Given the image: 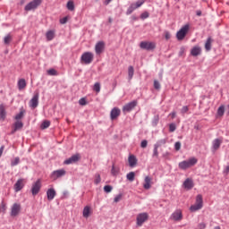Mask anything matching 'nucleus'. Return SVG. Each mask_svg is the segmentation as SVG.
Masks as SVG:
<instances>
[{
    "mask_svg": "<svg viewBox=\"0 0 229 229\" xmlns=\"http://www.w3.org/2000/svg\"><path fill=\"white\" fill-rule=\"evenodd\" d=\"M64 198H67L69 196V191H64Z\"/></svg>",
    "mask_w": 229,
    "mask_h": 229,
    "instance_id": "obj_64",
    "label": "nucleus"
},
{
    "mask_svg": "<svg viewBox=\"0 0 229 229\" xmlns=\"http://www.w3.org/2000/svg\"><path fill=\"white\" fill-rule=\"evenodd\" d=\"M10 42H12V35L7 34L4 38V43L8 46V44H10Z\"/></svg>",
    "mask_w": 229,
    "mask_h": 229,
    "instance_id": "obj_41",
    "label": "nucleus"
},
{
    "mask_svg": "<svg viewBox=\"0 0 229 229\" xmlns=\"http://www.w3.org/2000/svg\"><path fill=\"white\" fill-rule=\"evenodd\" d=\"M128 160H129V165L131 167H135V165H137V157H135V156L131 155Z\"/></svg>",
    "mask_w": 229,
    "mask_h": 229,
    "instance_id": "obj_25",
    "label": "nucleus"
},
{
    "mask_svg": "<svg viewBox=\"0 0 229 229\" xmlns=\"http://www.w3.org/2000/svg\"><path fill=\"white\" fill-rule=\"evenodd\" d=\"M3 151H4V146L0 148V157H3Z\"/></svg>",
    "mask_w": 229,
    "mask_h": 229,
    "instance_id": "obj_63",
    "label": "nucleus"
},
{
    "mask_svg": "<svg viewBox=\"0 0 229 229\" xmlns=\"http://www.w3.org/2000/svg\"><path fill=\"white\" fill-rule=\"evenodd\" d=\"M38 98L39 94L38 92H36L30 101V108H37V106H38Z\"/></svg>",
    "mask_w": 229,
    "mask_h": 229,
    "instance_id": "obj_13",
    "label": "nucleus"
},
{
    "mask_svg": "<svg viewBox=\"0 0 229 229\" xmlns=\"http://www.w3.org/2000/svg\"><path fill=\"white\" fill-rule=\"evenodd\" d=\"M223 144V140L222 139H215L212 142V148L211 151L213 153H216L219 148H221V145Z\"/></svg>",
    "mask_w": 229,
    "mask_h": 229,
    "instance_id": "obj_11",
    "label": "nucleus"
},
{
    "mask_svg": "<svg viewBox=\"0 0 229 229\" xmlns=\"http://www.w3.org/2000/svg\"><path fill=\"white\" fill-rule=\"evenodd\" d=\"M160 121V116L158 114L154 115L152 119V126H157L158 124V122Z\"/></svg>",
    "mask_w": 229,
    "mask_h": 229,
    "instance_id": "obj_36",
    "label": "nucleus"
},
{
    "mask_svg": "<svg viewBox=\"0 0 229 229\" xmlns=\"http://www.w3.org/2000/svg\"><path fill=\"white\" fill-rule=\"evenodd\" d=\"M80 160V155L76 154L64 161L65 165H71V164H76Z\"/></svg>",
    "mask_w": 229,
    "mask_h": 229,
    "instance_id": "obj_14",
    "label": "nucleus"
},
{
    "mask_svg": "<svg viewBox=\"0 0 229 229\" xmlns=\"http://www.w3.org/2000/svg\"><path fill=\"white\" fill-rule=\"evenodd\" d=\"M160 82L158 81H154V89H156V90H160Z\"/></svg>",
    "mask_w": 229,
    "mask_h": 229,
    "instance_id": "obj_54",
    "label": "nucleus"
},
{
    "mask_svg": "<svg viewBox=\"0 0 229 229\" xmlns=\"http://www.w3.org/2000/svg\"><path fill=\"white\" fill-rule=\"evenodd\" d=\"M144 3H146V0H138L136 3H134V6L136 8H140Z\"/></svg>",
    "mask_w": 229,
    "mask_h": 229,
    "instance_id": "obj_44",
    "label": "nucleus"
},
{
    "mask_svg": "<svg viewBox=\"0 0 229 229\" xmlns=\"http://www.w3.org/2000/svg\"><path fill=\"white\" fill-rule=\"evenodd\" d=\"M93 90L97 92H101V84L99 82H96L93 87Z\"/></svg>",
    "mask_w": 229,
    "mask_h": 229,
    "instance_id": "obj_45",
    "label": "nucleus"
},
{
    "mask_svg": "<svg viewBox=\"0 0 229 229\" xmlns=\"http://www.w3.org/2000/svg\"><path fill=\"white\" fill-rule=\"evenodd\" d=\"M105 51V42L98 41L95 46V53L96 55H101Z\"/></svg>",
    "mask_w": 229,
    "mask_h": 229,
    "instance_id": "obj_15",
    "label": "nucleus"
},
{
    "mask_svg": "<svg viewBox=\"0 0 229 229\" xmlns=\"http://www.w3.org/2000/svg\"><path fill=\"white\" fill-rule=\"evenodd\" d=\"M46 37L48 42H50V40H53V38H55V30L47 31Z\"/></svg>",
    "mask_w": 229,
    "mask_h": 229,
    "instance_id": "obj_28",
    "label": "nucleus"
},
{
    "mask_svg": "<svg viewBox=\"0 0 229 229\" xmlns=\"http://www.w3.org/2000/svg\"><path fill=\"white\" fill-rule=\"evenodd\" d=\"M94 61V54L92 52H84L81 56V62L85 65H89Z\"/></svg>",
    "mask_w": 229,
    "mask_h": 229,
    "instance_id": "obj_3",
    "label": "nucleus"
},
{
    "mask_svg": "<svg viewBox=\"0 0 229 229\" xmlns=\"http://www.w3.org/2000/svg\"><path fill=\"white\" fill-rule=\"evenodd\" d=\"M149 216L148 215V213H140L137 216L136 218V225L137 226H142V225H144V223H146L148 219Z\"/></svg>",
    "mask_w": 229,
    "mask_h": 229,
    "instance_id": "obj_6",
    "label": "nucleus"
},
{
    "mask_svg": "<svg viewBox=\"0 0 229 229\" xmlns=\"http://www.w3.org/2000/svg\"><path fill=\"white\" fill-rule=\"evenodd\" d=\"M165 40H169V38H171V33L169 31H165Z\"/></svg>",
    "mask_w": 229,
    "mask_h": 229,
    "instance_id": "obj_60",
    "label": "nucleus"
},
{
    "mask_svg": "<svg viewBox=\"0 0 229 229\" xmlns=\"http://www.w3.org/2000/svg\"><path fill=\"white\" fill-rule=\"evenodd\" d=\"M62 176H65V170L64 169L55 170L51 174L52 180H58V178H62Z\"/></svg>",
    "mask_w": 229,
    "mask_h": 229,
    "instance_id": "obj_12",
    "label": "nucleus"
},
{
    "mask_svg": "<svg viewBox=\"0 0 229 229\" xmlns=\"http://www.w3.org/2000/svg\"><path fill=\"white\" fill-rule=\"evenodd\" d=\"M0 212H3V214L6 212V204H4V202L0 204Z\"/></svg>",
    "mask_w": 229,
    "mask_h": 229,
    "instance_id": "obj_48",
    "label": "nucleus"
},
{
    "mask_svg": "<svg viewBox=\"0 0 229 229\" xmlns=\"http://www.w3.org/2000/svg\"><path fill=\"white\" fill-rule=\"evenodd\" d=\"M24 182V179H19L16 183L14 184V189L16 192H19V191H22V188L24 187V184L22 182Z\"/></svg>",
    "mask_w": 229,
    "mask_h": 229,
    "instance_id": "obj_22",
    "label": "nucleus"
},
{
    "mask_svg": "<svg viewBox=\"0 0 229 229\" xmlns=\"http://www.w3.org/2000/svg\"><path fill=\"white\" fill-rule=\"evenodd\" d=\"M169 115L172 117V119H174V117H176V112H172L169 114Z\"/></svg>",
    "mask_w": 229,
    "mask_h": 229,
    "instance_id": "obj_62",
    "label": "nucleus"
},
{
    "mask_svg": "<svg viewBox=\"0 0 229 229\" xmlns=\"http://www.w3.org/2000/svg\"><path fill=\"white\" fill-rule=\"evenodd\" d=\"M126 178L129 182H133L135 180V172H130L127 174Z\"/></svg>",
    "mask_w": 229,
    "mask_h": 229,
    "instance_id": "obj_37",
    "label": "nucleus"
},
{
    "mask_svg": "<svg viewBox=\"0 0 229 229\" xmlns=\"http://www.w3.org/2000/svg\"><path fill=\"white\" fill-rule=\"evenodd\" d=\"M82 216L86 219L88 217H89V216H90V207H89V206L84 207L83 211H82Z\"/></svg>",
    "mask_w": 229,
    "mask_h": 229,
    "instance_id": "obj_27",
    "label": "nucleus"
},
{
    "mask_svg": "<svg viewBox=\"0 0 229 229\" xmlns=\"http://www.w3.org/2000/svg\"><path fill=\"white\" fill-rule=\"evenodd\" d=\"M165 144H167V138L162 139V140H158L157 141V143L154 144V145H156L157 148H161V146H164Z\"/></svg>",
    "mask_w": 229,
    "mask_h": 229,
    "instance_id": "obj_33",
    "label": "nucleus"
},
{
    "mask_svg": "<svg viewBox=\"0 0 229 229\" xmlns=\"http://www.w3.org/2000/svg\"><path fill=\"white\" fill-rule=\"evenodd\" d=\"M191 56H199L201 55V47H194L191 50Z\"/></svg>",
    "mask_w": 229,
    "mask_h": 229,
    "instance_id": "obj_24",
    "label": "nucleus"
},
{
    "mask_svg": "<svg viewBox=\"0 0 229 229\" xmlns=\"http://www.w3.org/2000/svg\"><path fill=\"white\" fill-rule=\"evenodd\" d=\"M121 198H123V195L122 194H118L114 197V203H119V201H121Z\"/></svg>",
    "mask_w": 229,
    "mask_h": 229,
    "instance_id": "obj_56",
    "label": "nucleus"
},
{
    "mask_svg": "<svg viewBox=\"0 0 229 229\" xmlns=\"http://www.w3.org/2000/svg\"><path fill=\"white\" fill-rule=\"evenodd\" d=\"M21 163V158L19 157H15L14 160L11 161L12 167H15V165H19Z\"/></svg>",
    "mask_w": 229,
    "mask_h": 229,
    "instance_id": "obj_38",
    "label": "nucleus"
},
{
    "mask_svg": "<svg viewBox=\"0 0 229 229\" xmlns=\"http://www.w3.org/2000/svg\"><path fill=\"white\" fill-rule=\"evenodd\" d=\"M49 126H51V122L48 120H45L42 122L40 128H41V130H47V128H49Z\"/></svg>",
    "mask_w": 229,
    "mask_h": 229,
    "instance_id": "obj_31",
    "label": "nucleus"
},
{
    "mask_svg": "<svg viewBox=\"0 0 229 229\" xmlns=\"http://www.w3.org/2000/svg\"><path fill=\"white\" fill-rule=\"evenodd\" d=\"M137 100L131 101L127 103L125 106L123 107V112H131L135 106H137Z\"/></svg>",
    "mask_w": 229,
    "mask_h": 229,
    "instance_id": "obj_10",
    "label": "nucleus"
},
{
    "mask_svg": "<svg viewBox=\"0 0 229 229\" xmlns=\"http://www.w3.org/2000/svg\"><path fill=\"white\" fill-rule=\"evenodd\" d=\"M225 115V106H220L217 109V116L223 117Z\"/></svg>",
    "mask_w": 229,
    "mask_h": 229,
    "instance_id": "obj_35",
    "label": "nucleus"
},
{
    "mask_svg": "<svg viewBox=\"0 0 229 229\" xmlns=\"http://www.w3.org/2000/svg\"><path fill=\"white\" fill-rule=\"evenodd\" d=\"M66 8L68 10H70V12H73V10H74V2L68 1L67 4H66Z\"/></svg>",
    "mask_w": 229,
    "mask_h": 229,
    "instance_id": "obj_40",
    "label": "nucleus"
},
{
    "mask_svg": "<svg viewBox=\"0 0 229 229\" xmlns=\"http://www.w3.org/2000/svg\"><path fill=\"white\" fill-rule=\"evenodd\" d=\"M198 164V159L196 157H191L189 160H184L179 163V168L182 171L189 169Z\"/></svg>",
    "mask_w": 229,
    "mask_h": 229,
    "instance_id": "obj_1",
    "label": "nucleus"
},
{
    "mask_svg": "<svg viewBox=\"0 0 229 229\" xmlns=\"http://www.w3.org/2000/svg\"><path fill=\"white\" fill-rule=\"evenodd\" d=\"M169 131H170L171 133H173V131H176V124H174V123H170V124H169Z\"/></svg>",
    "mask_w": 229,
    "mask_h": 229,
    "instance_id": "obj_49",
    "label": "nucleus"
},
{
    "mask_svg": "<svg viewBox=\"0 0 229 229\" xmlns=\"http://www.w3.org/2000/svg\"><path fill=\"white\" fill-rule=\"evenodd\" d=\"M119 115H121V109L119 107H114L110 112L111 121H115Z\"/></svg>",
    "mask_w": 229,
    "mask_h": 229,
    "instance_id": "obj_16",
    "label": "nucleus"
},
{
    "mask_svg": "<svg viewBox=\"0 0 229 229\" xmlns=\"http://www.w3.org/2000/svg\"><path fill=\"white\" fill-rule=\"evenodd\" d=\"M114 187H112L111 185H106L104 186V191L105 192H110L111 191H113Z\"/></svg>",
    "mask_w": 229,
    "mask_h": 229,
    "instance_id": "obj_52",
    "label": "nucleus"
},
{
    "mask_svg": "<svg viewBox=\"0 0 229 229\" xmlns=\"http://www.w3.org/2000/svg\"><path fill=\"white\" fill-rule=\"evenodd\" d=\"M201 208H203V196L199 194L196 197V203L191 206L190 210L191 212H196L198 210H201Z\"/></svg>",
    "mask_w": 229,
    "mask_h": 229,
    "instance_id": "obj_2",
    "label": "nucleus"
},
{
    "mask_svg": "<svg viewBox=\"0 0 229 229\" xmlns=\"http://www.w3.org/2000/svg\"><path fill=\"white\" fill-rule=\"evenodd\" d=\"M149 17V13L148 12H144L140 14V19L144 20V19H148Z\"/></svg>",
    "mask_w": 229,
    "mask_h": 229,
    "instance_id": "obj_55",
    "label": "nucleus"
},
{
    "mask_svg": "<svg viewBox=\"0 0 229 229\" xmlns=\"http://www.w3.org/2000/svg\"><path fill=\"white\" fill-rule=\"evenodd\" d=\"M143 189L149 191L151 189V177L146 176L144 179Z\"/></svg>",
    "mask_w": 229,
    "mask_h": 229,
    "instance_id": "obj_21",
    "label": "nucleus"
},
{
    "mask_svg": "<svg viewBox=\"0 0 229 229\" xmlns=\"http://www.w3.org/2000/svg\"><path fill=\"white\" fill-rule=\"evenodd\" d=\"M47 74L49 76H56L58 74V72H56V70H55L54 68H51L47 70Z\"/></svg>",
    "mask_w": 229,
    "mask_h": 229,
    "instance_id": "obj_43",
    "label": "nucleus"
},
{
    "mask_svg": "<svg viewBox=\"0 0 229 229\" xmlns=\"http://www.w3.org/2000/svg\"><path fill=\"white\" fill-rule=\"evenodd\" d=\"M197 228L198 229H205V228H207V224H205V223H199V225H198V226H197Z\"/></svg>",
    "mask_w": 229,
    "mask_h": 229,
    "instance_id": "obj_57",
    "label": "nucleus"
},
{
    "mask_svg": "<svg viewBox=\"0 0 229 229\" xmlns=\"http://www.w3.org/2000/svg\"><path fill=\"white\" fill-rule=\"evenodd\" d=\"M140 148H148V140H143L140 143Z\"/></svg>",
    "mask_w": 229,
    "mask_h": 229,
    "instance_id": "obj_59",
    "label": "nucleus"
},
{
    "mask_svg": "<svg viewBox=\"0 0 229 229\" xmlns=\"http://www.w3.org/2000/svg\"><path fill=\"white\" fill-rule=\"evenodd\" d=\"M140 49H146V51H153L155 47H157V45L155 42H149V41H141L140 43Z\"/></svg>",
    "mask_w": 229,
    "mask_h": 229,
    "instance_id": "obj_5",
    "label": "nucleus"
},
{
    "mask_svg": "<svg viewBox=\"0 0 229 229\" xmlns=\"http://www.w3.org/2000/svg\"><path fill=\"white\" fill-rule=\"evenodd\" d=\"M189 112V106H183L181 109V114H184Z\"/></svg>",
    "mask_w": 229,
    "mask_h": 229,
    "instance_id": "obj_51",
    "label": "nucleus"
},
{
    "mask_svg": "<svg viewBox=\"0 0 229 229\" xmlns=\"http://www.w3.org/2000/svg\"><path fill=\"white\" fill-rule=\"evenodd\" d=\"M212 42H214V39H212V37H208L205 43V49L206 51H211L212 49Z\"/></svg>",
    "mask_w": 229,
    "mask_h": 229,
    "instance_id": "obj_23",
    "label": "nucleus"
},
{
    "mask_svg": "<svg viewBox=\"0 0 229 229\" xmlns=\"http://www.w3.org/2000/svg\"><path fill=\"white\" fill-rule=\"evenodd\" d=\"M55 196H56V191H55V188H50L47 191V198L48 201H53Z\"/></svg>",
    "mask_w": 229,
    "mask_h": 229,
    "instance_id": "obj_19",
    "label": "nucleus"
},
{
    "mask_svg": "<svg viewBox=\"0 0 229 229\" xmlns=\"http://www.w3.org/2000/svg\"><path fill=\"white\" fill-rule=\"evenodd\" d=\"M183 215H182V210L177 209L171 215V219L174 221H182Z\"/></svg>",
    "mask_w": 229,
    "mask_h": 229,
    "instance_id": "obj_18",
    "label": "nucleus"
},
{
    "mask_svg": "<svg viewBox=\"0 0 229 229\" xmlns=\"http://www.w3.org/2000/svg\"><path fill=\"white\" fill-rule=\"evenodd\" d=\"M137 10V7L135 6V3L131 4V5L128 7L126 11V15H131L133 12Z\"/></svg>",
    "mask_w": 229,
    "mask_h": 229,
    "instance_id": "obj_26",
    "label": "nucleus"
},
{
    "mask_svg": "<svg viewBox=\"0 0 229 229\" xmlns=\"http://www.w3.org/2000/svg\"><path fill=\"white\" fill-rule=\"evenodd\" d=\"M182 187L186 189V191H191L194 188V181L191 178H187L182 184Z\"/></svg>",
    "mask_w": 229,
    "mask_h": 229,
    "instance_id": "obj_17",
    "label": "nucleus"
},
{
    "mask_svg": "<svg viewBox=\"0 0 229 229\" xmlns=\"http://www.w3.org/2000/svg\"><path fill=\"white\" fill-rule=\"evenodd\" d=\"M21 204L14 203L11 207V213H10L11 217H17V216H19V214H21Z\"/></svg>",
    "mask_w": 229,
    "mask_h": 229,
    "instance_id": "obj_9",
    "label": "nucleus"
},
{
    "mask_svg": "<svg viewBox=\"0 0 229 229\" xmlns=\"http://www.w3.org/2000/svg\"><path fill=\"white\" fill-rule=\"evenodd\" d=\"M42 4V0H32L25 7V12H31L37 10Z\"/></svg>",
    "mask_w": 229,
    "mask_h": 229,
    "instance_id": "obj_4",
    "label": "nucleus"
},
{
    "mask_svg": "<svg viewBox=\"0 0 229 229\" xmlns=\"http://www.w3.org/2000/svg\"><path fill=\"white\" fill-rule=\"evenodd\" d=\"M18 89L19 90H22V89H26V80L20 79L18 81Z\"/></svg>",
    "mask_w": 229,
    "mask_h": 229,
    "instance_id": "obj_29",
    "label": "nucleus"
},
{
    "mask_svg": "<svg viewBox=\"0 0 229 229\" xmlns=\"http://www.w3.org/2000/svg\"><path fill=\"white\" fill-rule=\"evenodd\" d=\"M26 114L25 110H21L19 114H17L14 116L15 121H21V119H22V117H24V114Z\"/></svg>",
    "mask_w": 229,
    "mask_h": 229,
    "instance_id": "obj_34",
    "label": "nucleus"
},
{
    "mask_svg": "<svg viewBox=\"0 0 229 229\" xmlns=\"http://www.w3.org/2000/svg\"><path fill=\"white\" fill-rule=\"evenodd\" d=\"M95 185H98V183H101V175L97 174H96V179L94 181Z\"/></svg>",
    "mask_w": 229,
    "mask_h": 229,
    "instance_id": "obj_46",
    "label": "nucleus"
},
{
    "mask_svg": "<svg viewBox=\"0 0 229 229\" xmlns=\"http://www.w3.org/2000/svg\"><path fill=\"white\" fill-rule=\"evenodd\" d=\"M169 157H171V152L163 153V158H165V160H169Z\"/></svg>",
    "mask_w": 229,
    "mask_h": 229,
    "instance_id": "obj_58",
    "label": "nucleus"
},
{
    "mask_svg": "<svg viewBox=\"0 0 229 229\" xmlns=\"http://www.w3.org/2000/svg\"><path fill=\"white\" fill-rule=\"evenodd\" d=\"M111 174L113 176H117V174H119V168L115 167V165H113L111 169Z\"/></svg>",
    "mask_w": 229,
    "mask_h": 229,
    "instance_id": "obj_39",
    "label": "nucleus"
},
{
    "mask_svg": "<svg viewBox=\"0 0 229 229\" xmlns=\"http://www.w3.org/2000/svg\"><path fill=\"white\" fill-rule=\"evenodd\" d=\"M40 189H42V182H40V179L37 180L31 187V194L32 196H37L40 192Z\"/></svg>",
    "mask_w": 229,
    "mask_h": 229,
    "instance_id": "obj_8",
    "label": "nucleus"
},
{
    "mask_svg": "<svg viewBox=\"0 0 229 229\" xmlns=\"http://www.w3.org/2000/svg\"><path fill=\"white\" fill-rule=\"evenodd\" d=\"M133 74H135V70L133 69V66H129L128 67V78H129V80L133 79Z\"/></svg>",
    "mask_w": 229,
    "mask_h": 229,
    "instance_id": "obj_32",
    "label": "nucleus"
},
{
    "mask_svg": "<svg viewBox=\"0 0 229 229\" xmlns=\"http://www.w3.org/2000/svg\"><path fill=\"white\" fill-rule=\"evenodd\" d=\"M174 149H175V151H180V149H182V142H180V141L175 142Z\"/></svg>",
    "mask_w": 229,
    "mask_h": 229,
    "instance_id": "obj_47",
    "label": "nucleus"
},
{
    "mask_svg": "<svg viewBox=\"0 0 229 229\" xmlns=\"http://www.w3.org/2000/svg\"><path fill=\"white\" fill-rule=\"evenodd\" d=\"M79 105H81V106H85V105H87V99L85 98H81L79 100Z\"/></svg>",
    "mask_w": 229,
    "mask_h": 229,
    "instance_id": "obj_50",
    "label": "nucleus"
},
{
    "mask_svg": "<svg viewBox=\"0 0 229 229\" xmlns=\"http://www.w3.org/2000/svg\"><path fill=\"white\" fill-rule=\"evenodd\" d=\"M158 148L157 145H154V149H153V154L152 157L153 158H158Z\"/></svg>",
    "mask_w": 229,
    "mask_h": 229,
    "instance_id": "obj_42",
    "label": "nucleus"
},
{
    "mask_svg": "<svg viewBox=\"0 0 229 229\" xmlns=\"http://www.w3.org/2000/svg\"><path fill=\"white\" fill-rule=\"evenodd\" d=\"M6 120V106L4 104H0V121L4 122Z\"/></svg>",
    "mask_w": 229,
    "mask_h": 229,
    "instance_id": "obj_20",
    "label": "nucleus"
},
{
    "mask_svg": "<svg viewBox=\"0 0 229 229\" xmlns=\"http://www.w3.org/2000/svg\"><path fill=\"white\" fill-rule=\"evenodd\" d=\"M184 55H185V47H182L180 48V50H179L178 55H179L180 57H182V56H184Z\"/></svg>",
    "mask_w": 229,
    "mask_h": 229,
    "instance_id": "obj_53",
    "label": "nucleus"
},
{
    "mask_svg": "<svg viewBox=\"0 0 229 229\" xmlns=\"http://www.w3.org/2000/svg\"><path fill=\"white\" fill-rule=\"evenodd\" d=\"M13 126L15 128V130H22V128L24 127V123H22V121H17L13 123Z\"/></svg>",
    "mask_w": 229,
    "mask_h": 229,
    "instance_id": "obj_30",
    "label": "nucleus"
},
{
    "mask_svg": "<svg viewBox=\"0 0 229 229\" xmlns=\"http://www.w3.org/2000/svg\"><path fill=\"white\" fill-rule=\"evenodd\" d=\"M188 31H189V25L186 24L182 28H181L179 31H177L176 33L177 40H183Z\"/></svg>",
    "mask_w": 229,
    "mask_h": 229,
    "instance_id": "obj_7",
    "label": "nucleus"
},
{
    "mask_svg": "<svg viewBox=\"0 0 229 229\" xmlns=\"http://www.w3.org/2000/svg\"><path fill=\"white\" fill-rule=\"evenodd\" d=\"M66 22H67V17H64V18L60 20L61 24H66Z\"/></svg>",
    "mask_w": 229,
    "mask_h": 229,
    "instance_id": "obj_61",
    "label": "nucleus"
}]
</instances>
